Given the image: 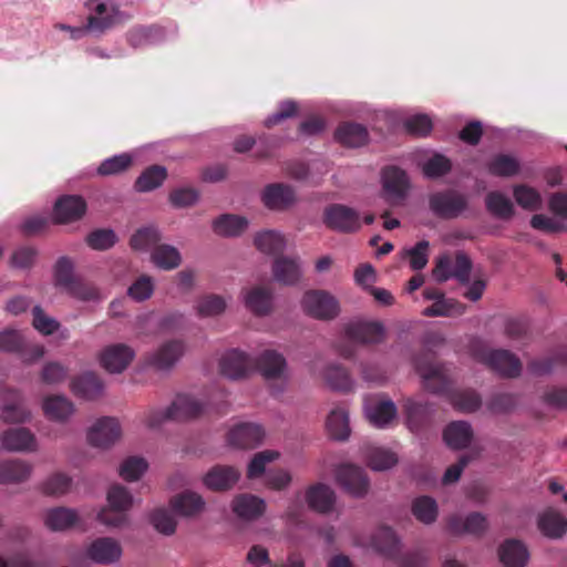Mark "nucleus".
<instances>
[{
  "instance_id": "49530a36",
  "label": "nucleus",
  "mask_w": 567,
  "mask_h": 567,
  "mask_svg": "<svg viewBox=\"0 0 567 567\" xmlns=\"http://www.w3.org/2000/svg\"><path fill=\"white\" fill-rule=\"evenodd\" d=\"M257 249L267 255L281 252L286 247L284 236L275 230H262L254 239Z\"/></svg>"
},
{
  "instance_id": "9d476101",
  "label": "nucleus",
  "mask_w": 567,
  "mask_h": 567,
  "mask_svg": "<svg viewBox=\"0 0 567 567\" xmlns=\"http://www.w3.org/2000/svg\"><path fill=\"white\" fill-rule=\"evenodd\" d=\"M252 367V358L238 349L226 351L219 360L220 373L229 380L246 378Z\"/></svg>"
},
{
  "instance_id": "a211bd4d",
  "label": "nucleus",
  "mask_w": 567,
  "mask_h": 567,
  "mask_svg": "<svg viewBox=\"0 0 567 567\" xmlns=\"http://www.w3.org/2000/svg\"><path fill=\"white\" fill-rule=\"evenodd\" d=\"M240 478L237 468L230 465H215L204 476V485L212 491L230 489Z\"/></svg>"
},
{
  "instance_id": "e433bc0d",
  "label": "nucleus",
  "mask_w": 567,
  "mask_h": 567,
  "mask_svg": "<svg viewBox=\"0 0 567 567\" xmlns=\"http://www.w3.org/2000/svg\"><path fill=\"white\" fill-rule=\"evenodd\" d=\"M365 415L374 426L384 427L396 416V408L390 400L372 402L365 406Z\"/></svg>"
},
{
  "instance_id": "8fccbe9b",
  "label": "nucleus",
  "mask_w": 567,
  "mask_h": 567,
  "mask_svg": "<svg viewBox=\"0 0 567 567\" xmlns=\"http://www.w3.org/2000/svg\"><path fill=\"white\" fill-rule=\"evenodd\" d=\"M513 196L523 209L534 212L542 207V196L537 189L527 185H517L513 188Z\"/></svg>"
},
{
  "instance_id": "dca6fc26",
  "label": "nucleus",
  "mask_w": 567,
  "mask_h": 567,
  "mask_svg": "<svg viewBox=\"0 0 567 567\" xmlns=\"http://www.w3.org/2000/svg\"><path fill=\"white\" fill-rule=\"evenodd\" d=\"M134 350L123 343L106 347L101 353V365L110 373H121L133 360Z\"/></svg>"
},
{
  "instance_id": "a18cd8bd",
  "label": "nucleus",
  "mask_w": 567,
  "mask_h": 567,
  "mask_svg": "<svg viewBox=\"0 0 567 567\" xmlns=\"http://www.w3.org/2000/svg\"><path fill=\"white\" fill-rule=\"evenodd\" d=\"M174 511L164 507L155 508L148 514V522L153 528L164 535L171 536L175 533L177 520L174 516Z\"/></svg>"
},
{
  "instance_id": "f704fd0d",
  "label": "nucleus",
  "mask_w": 567,
  "mask_h": 567,
  "mask_svg": "<svg viewBox=\"0 0 567 567\" xmlns=\"http://www.w3.org/2000/svg\"><path fill=\"white\" fill-rule=\"evenodd\" d=\"M444 441L447 446L454 450L465 449L473 439V431L467 422H452L444 430Z\"/></svg>"
},
{
  "instance_id": "603ef678",
  "label": "nucleus",
  "mask_w": 567,
  "mask_h": 567,
  "mask_svg": "<svg viewBox=\"0 0 567 567\" xmlns=\"http://www.w3.org/2000/svg\"><path fill=\"white\" fill-rule=\"evenodd\" d=\"M117 241V236L113 229L99 228L87 234L86 245L93 250L104 251L111 249Z\"/></svg>"
},
{
  "instance_id": "423d86ee",
  "label": "nucleus",
  "mask_w": 567,
  "mask_h": 567,
  "mask_svg": "<svg viewBox=\"0 0 567 567\" xmlns=\"http://www.w3.org/2000/svg\"><path fill=\"white\" fill-rule=\"evenodd\" d=\"M381 183L382 196L390 205L402 203L410 189V181L406 173L395 166L383 169Z\"/></svg>"
},
{
  "instance_id": "680f3d73",
  "label": "nucleus",
  "mask_w": 567,
  "mask_h": 567,
  "mask_svg": "<svg viewBox=\"0 0 567 567\" xmlns=\"http://www.w3.org/2000/svg\"><path fill=\"white\" fill-rule=\"evenodd\" d=\"M25 346V338L17 329L6 328L0 332V350L9 353H20Z\"/></svg>"
},
{
  "instance_id": "72a5a7b5",
  "label": "nucleus",
  "mask_w": 567,
  "mask_h": 567,
  "mask_svg": "<svg viewBox=\"0 0 567 567\" xmlns=\"http://www.w3.org/2000/svg\"><path fill=\"white\" fill-rule=\"evenodd\" d=\"M416 369L429 391L441 392L444 390L447 384V377L443 367L430 362H419Z\"/></svg>"
},
{
  "instance_id": "412c9836",
  "label": "nucleus",
  "mask_w": 567,
  "mask_h": 567,
  "mask_svg": "<svg viewBox=\"0 0 567 567\" xmlns=\"http://www.w3.org/2000/svg\"><path fill=\"white\" fill-rule=\"evenodd\" d=\"M498 557L504 567H525L530 554L523 542L507 539L499 546Z\"/></svg>"
},
{
  "instance_id": "4d7b16f0",
  "label": "nucleus",
  "mask_w": 567,
  "mask_h": 567,
  "mask_svg": "<svg viewBox=\"0 0 567 567\" xmlns=\"http://www.w3.org/2000/svg\"><path fill=\"white\" fill-rule=\"evenodd\" d=\"M279 453L271 450H265L256 453L247 466V477L250 480L260 477L266 472L267 464L276 461Z\"/></svg>"
},
{
  "instance_id": "13d9d810",
  "label": "nucleus",
  "mask_w": 567,
  "mask_h": 567,
  "mask_svg": "<svg viewBox=\"0 0 567 567\" xmlns=\"http://www.w3.org/2000/svg\"><path fill=\"white\" fill-rule=\"evenodd\" d=\"M75 280L72 260L66 256L60 257L54 265L55 286L66 290Z\"/></svg>"
},
{
  "instance_id": "9b49d317",
  "label": "nucleus",
  "mask_w": 567,
  "mask_h": 567,
  "mask_svg": "<svg viewBox=\"0 0 567 567\" xmlns=\"http://www.w3.org/2000/svg\"><path fill=\"white\" fill-rule=\"evenodd\" d=\"M265 437L261 425L252 422H243L235 425L228 433L229 445L237 449H255L259 446Z\"/></svg>"
},
{
  "instance_id": "bb28decb",
  "label": "nucleus",
  "mask_w": 567,
  "mask_h": 567,
  "mask_svg": "<svg viewBox=\"0 0 567 567\" xmlns=\"http://www.w3.org/2000/svg\"><path fill=\"white\" fill-rule=\"evenodd\" d=\"M249 221L246 217L233 214H221L213 220L212 228L218 236L238 237L247 229Z\"/></svg>"
},
{
  "instance_id": "ea45409f",
  "label": "nucleus",
  "mask_w": 567,
  "mask_h": 567,
  "mask_svg": "<svg viewBox=\"0 0 567 567\" xmlns=\"http://www.w3.org/2000/svg\"><path fill=\"white\" fill-rule=\"evenodd\" d=\"M327 430L336 441L348 440L351 433L348 411L343 408L332 410L327 419Z\"/></svg>"
},
{
  "instance_id": "bf43d9fd",
  "label": "nucleus",
  "mask_w": 567,
  "mask_h": 567,
  "mask_svg": "<svg viewBox=\"0 0 567 567\" xmlns=\"http://www.w3.org/2000/svg\"><path fill=\"white\" fill-rule=\"evenodd\" d=\"M199 199V192L194 187H177L168 195V202L176 209L195 205Z\"/></svg>"
},
{
  "instance_id": "5701e85b",
  "label": "nucleus",
  "mask_w": 567,
  "mask_h": 567,
  "mask_svg": "<svg viewBox=\"0 0 567 567\" xmlns=\"http://www.w3.org/2000/svg\"><path fill=\"white\" fill-rule=\"evenodd\" d=\"M245 307L256 316H266L272 307V295L268 289L256 287L241 292Z\"/></svg>"
},
{
  "instance_id": "6e6d98bb",
  "label": "nucleus",
  "mask_w": 567,
  "mask_h": 567,
  "mask_svg": "<svg viewBox=\"0 0 567 567\" xmlns=\"http://www.w3.org/2000/svg\"><path fill=\"white\" fill-rule=\"evenodd\" d=\"M107 503L114 511L126 512L133 505V496L126 487L114 484L107 491Z\"/></svg>"
},
{
  "instance_id": "f8f14e48",
  "label": "nucleus",
  "mask_w": 567,
  "mask_h": 567,
  "mask_svg": "<svg viewBox=\"0 0 567 567\" xmlns=\"http://www.w3.org/2000/svg\"><path fill=\"white\" fill-rule=\"evenodd\" d=\"M258 372L266 380H285L287 372V361L285 357L276 350H264L256 359H252Z\"/></svg>"
},
{
  "instance_id": "338daca9",
  "label": "nucleus",
  "mask_w": 567,
  "mask_h": 567,
  "mask_svg": "<svg viewBox=\"0 0 567 567\" xmlns=\"http://www.w3.org/2000/svg\"><path fill=\"white\" fill-rule=\"evenodd\" d=\"M154 291V284L151 277L142 276L135 280L127 289V295L134 301L142 302L147 300Z\"/></svg>"
},
{
  "instance_id": "b1692460",
  "label": "nucleus",
  "mask_w": 567,
  "mask_h": 567,
  "mask_svg": "<svg viewBox=\"0 0 567 567\" xmlns=\"http://www.w3.org/2000/svg\"><path fill=\"white\" fill-rule=\"evenodd\" d=\"M466 202L462 195L455 193H439L430 198V206L439 215L451 217L465 208Z\"/></svg>"
},
{
  "instance_id": "c03bdc74",
  "label": "nucleus",
  "mask_w": 567,
  "mask_h": 567,
  "mask_svg": "<svg viewBox=\"0 0 567 567\" xmlns=\"http://www.w3.org/2000/svg\"><path fill=\"white\" fill-rule=\"evenodd\" d=\"M133 163V156L128 153L115 154L101 162L95 169L97 176H113L124 173Z\"/></svg>"
},
{
  "instance_id": "e2e57ef3",
  "label": "nucleus",
  "mask_w": 567,
  "mask_h": 567,
  "mask_svg": "<svg viewBox=\"0 0 567 567\" xmlns=\"http://www.w3.org/2000/svg\"><path fill=\"white\" fill-rule=\"evenodd\" d=\"M32 324L34 329L43 336H51L55 333L60 328L59 321L52 317L47 316L39 305L32 308Z\"/></svg>"
},
{
  "instance_id": "1a4fd4ad",
  "label": "nucleus",
  "mask_w": 567,
  "mask_h": 567,
  "mask_svg": "<svg viewBox=\"0 0 567 567\" xmlns=\"http://www.w3.org/2000/svg\"><path fill=\"white\" fill-rule=\"evenodd\" d=\"M121 425L115 417L97 419L87 431L89 443L99 449H109L121 437Z\"/></svg>"
},
{
  "instance_id": "7ed1b4c3",
  "label": "nucleus",
  "mask_w": 567,
  "mask_h": 567,
  "mask_svg": "<svg viewBox=\"0 0 567 567\" xmlns=\"http://www.w3.org/2000/svg\"><path fill=\"white\" fill-rule=\"evenodd\" d=\"M334 482L353 498H364L370 492V480L365 471L351 463L332 465L329 470Z\"/></svg>"
},
{
  "instance_id": "864d4df0",
  "label": "nucleus",
  "mask_w": 567,
  "mask_h": 567,
  "mask_svg": "<svg viewBox=\"0 0 567 567\" xmlns=\"http://www.w3.org/2000/svg\"><path fill=\"white\" fill-rule=\"evenodd\" d=\"M518 161L509 155H496L488 163V172L496 176L511 177L518 173Z\"/></svg>"
},
{
  "instance_id": "4c0bfd02",
  "label": "nucleus",
  "mask_w": 567,
  "mask_h": 567,
  "mask_svg": "<svg viewBox=\"0 0 567 567\" xmlns=\"http://www.w3.org/2000/svg\"><path fill=\"white\" fill-rule=\"evenodd\" d=\"M336 138L348 147H360L368 142L369 134L361 124L346 123L337 128Z\"/></svg>"
},
{
  "instance_id": "ddd939ff",
  "label": "nucleus",
  "mask_w": 567,
  "mask_h": 567,
  "mask_svg": "<svg viewBox=\"0 0 567 567\" xmlns=\"http://www.w3.org/2000/svg\"><path fill=\"white\" fill-rule=\"evenodd\" d=\"M86 212V203L80 195H63L53 207V219L58 224H68L81 219Z\"/></svg>"
},
{
  "instance_id": "20e7f679",
  "label": "nucleus",
  "mask_w": 567,
  "mask_h": 567,
  "mask_svg": "<svg viewBox=\"0 0 567 567\" xmlns=\"http://www.w3.org/2000/svg\"><path fill=\"white\" fill-rule=\"evenodd\" d=\"M177 34V28L157 24L132 28L126 33L127 43L134 49L161 44Z\"/></svg>"
},
{
  "instance_id": "f3484780",
  "label": "nucleus",
  "mask_w": 567,
  "mask_h": 567,
  "mask_svg": "<svg viewBox=\"0 0 567 567\" xmlns=\"http://www.w3.org/2000/svg\"><path fill=\"white\" fill-rule=\"evenodd\" d=\"M1 446L8 452H32L37 449V439L27 427H13L1 434Z\"/></svg>"
},
{
  "instance_id": "39448f33",
  "label": "nucleus",
  "mask_w": 567,
  "mask_h": 567,
  "mask_svg": "<svg viewBox=\"0 0 567 567\" xmlns=\"http://www.w3.org/2000/svg\"><path fill=\"white\" fill-rule=\"evenodd\" d=\"M474 357L504 377H517L522 371L518 358L506 350H476Z\"/></svg>"
},
{
  "instance_id": "09e8293b",
  "label": "nucleus",
  "mask_w": 567,
  "mask_h": 567,
  "mask_svg": "<svg viewBox=\"0 0 567 567\" xmlns=\"http://www.w3.org/2000/svg\"><path fill=\"white\" fill-rule=\"evenodd\" d=\"M412 513L421 523L432 524L439 514L437 504L432 497L420 496L412 503Z\"/></svg>"
},
{
  "instance_id": "393cba45",
  "label": "nucleus",
  "mask_w": 567,
  "mask_h": 567,
  "mask_svg": "<svg viewBox=\"0 0 567 567\" xmlns=\"http://www.w3.org/2000/svg\"><path fill=\"white\" fill-rule=\"evenodd\" d=\"M44 415L54 422L63 423L74 413V404L64 395H49L42 403Z\"/></svg>"
},
{
  "instance_id": "c85d7f7f",
  "label": "nucleus",
  "mask_w": 567,
  "mask_h": 567,
  "mask_svg": "<svg viewBox=\"0 0 567 567\" xmlns=\"http://www.w3.org/2000/svg\"><path fill=\"white\" fill-rule=\"evenodd\" d=\"M272 275L276 281L292 286L301 277L300 262L295 258L279 257L272 264Z\"/></svg>"
},
{
  "instance_id": "69168bd1",
  "label": "nucleus",
  "mask_w": 567,
  "mask_h": 567,
  "mask_svg": "<svg viewBox=\"0 0 567 567\" xmlns=\"http://www.w3.org/2000/svg\"><path fill=\"white\" fill-rule=\"evenodd\" d=\"M38 251L31 246H21L17 248L10 257V266L14 269H30L35 260Z\"/></svg>"
},
{
  "instance_id": "37998d69",
  "label": "nucleus",
  "mask_w": 567,
  "mask_h": 567,
  "mask_svg": "<svg viewBox=\"0 0 567 567\" xmlns=\"http://www.w3.org/2000/svg\"><path fill=\"white\" fill-rule=\"evenodd\" d=\"M365 461L372 471L382 472L396 465L398 457L386 449L370 446L365 450Z\"/></svg>"
},
{
  "instance_id": "5fc2aeb1",
  "label": "nucleus",
  "mask_w": 567,
  "mask_h": 567,
  "mask_svg": "<svg viewBox=\"0 0 567 567\" xmlns=\"http://www.w3.org/2000/svg\"><path fill=\"white\" fill-rule=\"evenodd\" d=\"M148 464L141 456H130L120 466V476L127 482L137 481L146 471Z\"/></svg>"
},
{
  "instance_id": "a878e982",
  "label": "nucleus",
  "mask_w": 567,
  "mask_h": 567,
  "mask_svg": "<svg viewBox=\"0 0 567 567\" xmlns=\"http://www.w3.org/2000/svg\"><path fill=\"white\" fill-rule=\"evenodd\" d=\"M487 519L481 513H472L466 517L453 516L449 520V529L456 535H478L486 530Z\"/></svg>"
},
{
  "instance_id": "cd10ccee",
  "label": "nucleus",
  "mask_w": 567,
  "mask_h": 567,
  "mask_svg": "<svg viewBox=\"0 0 567 567\" xmlns=\"http://www.w3.org/2000/svg\"><path fill=\"white\" fill-rule=\"evenodd\" d=\"M306 115H308V104L306 102L287 99L278 103V110L264 120V125L271 127L285 120Z\"/></svg>"
},
{
  "instance_id": "c756f323",
  "label": "nucleus",
  "mask_w": 567,
  "mask_h": 567,
  "mask_svg": "<svg viewBox=\"0 0 567 567\" xmlns=\"http://www.w3.org/2000/svg\"><path fill=\"white\" fill-rule=\"evenodd\" d=\"M71 389L75 395L93 400L101 395L104 385L95 373L89 371L76 377L71 383Z\"/></svg>"
},
{
  "instance_id": "58836bf2",
  "label": "nucleus",
  "mask_w": 567,
  "mask_h": 567,
  "mask_svg": "<svg viewBox=\"0 0 567 567\" xmlns=\"http://www.w3.org/2000/svg\"><path fill=\"white\" fill-rule=\"evenodd\" d=\"M78 520V514L74 509L65 507H54L49 509L44 516L45 526L53 532H61L72 527Z\"/></svg>"
},
{
  "instance_id": "052dcab7",
  "label": "nucleus",
  "mask_w": 567,
  "mask_h": 567,
  "mask_svg": "<svg viewBox=\"0 0 567 567\" xmlns=\"http://www.w3.org/2000/svg\"><path fill=\"white\" fill-rule=\"evenodd\" d=\"M225 309L226 301L218 295L205 296L196 305L197 315L203 318L219 316Z\"/></svg>"
},
{
  "instance_id": "c9c22d12",
  "label": "nucleus",
  "mask_w": 567,
  "mask_h": 567,
  "mask_svg": "<svg viewBox=\"0 0 567 567\" xmlns=\"http://www.w3.org/2000/svg\"><path fill=\"white\" fill-rule=\"evenodd\" d=\"M167 177V169L161 165H151L145 168L134 183L137 193H150L163 185Z\"/></svg>"
},
{
  "instance_id": "2eb2a0df",
  "label": "nucleus",
  "mask_w": 567,
  "mask_h": 567,
  "mask_svg": "<svg viewBox=\"0 0 567 567\" xmlns=\"http://www.w3.org/2000/svg\"><path fill=\"white\" fill-rule=\"evenodd\" d=\"M346 333L351 341L368 344L383 341L385 330L380 322L358 320L348 324Z\"/></svg>"
},
{
  "instance_id": "6ab92c4d",
  "label": "nucleus",
  "mask_w": 567,
  "mask_h": 567,
  "mask_svg": "<svg viewBox=\"0 0 567 567\" xmlns=\"http://www.w3.org/2000/svg\"><path fill=\"white\" fill-rule=\"evenodd\" d=\"M231 509L239 518L251 522L264 515L266 502L252 494H239L234 497Z\"/></svg>"
},
{
  "instance_id": "3c124183",
  "label": "nucleus",
  "mask_w": 567,
  "mask_h": 567,
  "mask_svg": "<svg viewBox=\"0 0 567 567\" xmlns=\"http://www.w3.org/2000/svg\"><path fill=\"white\" fill-rule=\"evenodd\" d=\"M373 548L386 556H393L399 550V539L389 527H380L373 538Z\"/></svg>"
},
{
  "instance_id": "774afa93",
  "label": "nucleus",
  "mask_w": 567,
  "mask_h": 567,
  "mask_svg": "<svg viewBox=\"0 0 567 567\" xmlns=\"http://www.w3.org/2000/svg\"><path fill=\"white\" fill-rule=\"evenodd\" d=\"M327 384L338 391H347L351 389L352 381L348 372L340 367H330L326 370Z\"/></svg>"
},
{
  "instance_id": "0e129e2a",
  "label": "nucleus",
  "mask_w": 567,
  "mask_h": 567,
  "mask_svg": "<svg viewBox=\"0 0 567 567\" xmlns=\"http://www.w3.org/2000/svg\"><path fill=\"white\" fill-rule=\"evenodd\" d=\"M72 478L62 473L51 475L42 485V491L47 495H63L71 489Z\"/></svg>"
},
{
  "instance_id": "4be33fe9",
  "label": "nucleus",
  "mask_w": 567,
  "mask_h": 567,
  "mask_svg": "<svg viewBox=\"0 0 567 567\" xmlns=\"http://www.w3.org/2000/svg\"><path fill=\"white\" fill-rule=\"evenodd\" d=\"M423 296L427 300H433V305L423 310L427 317L461 315L464 311L462 305L453 299H445L443 295L435 289H425Z\"/></svg>"
},
{
  "instance_id": "a19ab883",
  "label": "nucleus",
  "mask_w": 567,
  "mask_h": 567,
  "mask_svg": "<svg viewBox=\"0 0 567 567\" xmlns=\"http://www.w3.org/2000/svg\"><path fill=\"white\" fill-rule=\"evenodd\" d=\"M152 262L162 270H173L182 264L178 249L172 245L159 244L151 254Z\"/></svg>"
},
{
  "instance_id": "de8ad7c7",
  "label": "nucleus",
  "mask_w": 567,
  "mask_h": 567,
  "mask_svg": "<svg viewBox=\"0 0 567 567\" xmlns=\"http://www.w3.org/2000/svg\"><path fill=\"white\" fill-rule=\"evenodd\" d=\"M486 207L491 214L501 219H509L514 215L513 203L499 192H492L486 196Z\"/></svg>"
},
{
  "instance_id": "6e6552de",
  "label": "nucleus",
  "mask_w": 567,
  "mask_h": 567,
  "mask_svg": "<svg viewBox=\"0 0 567 567\" xmlns=\"http://www.w3.org/2000/svg\"><path fill=\"white\" fill-rule=\"evenodd\" d=\"M324 223L340 233H355L361 228L359 213L344 205H331L324 210Z\"/></svg>"
},
{
  "instance_id": "0eeeda50",
  "label": "nucleus",
  "mask_w": 567,
  "mask_h": 567,
  "mask_svg": "<svg viewBox=\"0 0 567 567\" xmlns=\"http://www.w3.org/2000/svg\"><path fill=\"white\" fill-rule=\"evenodd\" d=\"M260 200L269 210L284 212L296 204L297 194L295 188L287 183H270L262 188Z\"/></svg>"
},
{
  "instance_id": "473e14b6",
  "label": "nucleus",
  "mask_w": 567,
  "mask_h": 567,
  "mask_svg": "<svg viewBox=\"0 0 567 567\" xmlns=\"http://www.w3.org/2000/svg\"><path fill=\"white\" fill-rule=\"evenodd\" d=\"M537 526L548 538L557 539L567 534V519L555 511H546L539 515Z\"/></svg>"
},
{
  "instance_id": "aec40b11",
  "label": "nucleus",
  "mask_w": 567,
  "mask_h": 567,
  "mask_svg": "<svg viewBox=\"0 0 567 567\" xmlns=\"http://www.w3.org/2000/svg\"><path fill=\"white\" fill-rule=\"evenodd\" d=\"M185 344L181 340H169L164 342L152 355V364L161 370H171L183 357Z\"/></svg>"
},
{
  "instance_id": "2f4dec72",
  "label": "nucleus",
  "mask_w": 567,
  "mask_h": 567,
  "mask_svg": "<svg viewBox=\"0 0 567 567\" xmlns=\"http://www.w3.org/2000/svg\"><path fill=\"white\" fill-rule=\"evenodd\" d=\"M31 474V466L22 460H6L0 462V483L18 484L27 481Z\"/></svg>"
},
{
  "instance_id": "4468645a",
  "label": "nucleus",
  "mask_w": 567,
  "mask_h": 567,
  "mask_svg": "<svg viewBox=\"0 0 567 567\" xmlns=\"http://www.w3.org/2000/svg\"><path fill=\"white\" fill-rule=\"evenodd\" d=\"M85 555L96 564L112 565L120 560L122 548L115 539L111 537H100L86 547Z\"/></svg>"
},
{
  "instance_id": "f257e3e1",
  "label": "nucleus",
  "mask_w": 567,
  "mask_h": 567,
  "mask_svg": "<svg viewBox=\"0 0 567 567\" xmlns=\"http://www.w3.org/2000/svg\"><path fill=\"white\" fill-rule=\"evenodd\" d=\"M91 14L87 17V22L83 27H72L64 23H58L56 29L66 31L72 40H80L86 34H92L100 38L107 30L117 24H122L130 19V14L123 12L118 7L112 2L103 0H93L87 3Z\"/></svg>"
},
{
  "instance_id": "7c9ffc66",
  "label": "nucleus",
  "mask_w": 567,
  "mask_h": 567,
  "mask_svg": "<svg viewBox=\"0 0 567 567\" xmlns=\"http://www.w3.org/2000/svg\"><path fill=\"white\" fill-rule=\"evenodd\" d=\"M171 506L177 515L189 517L204 509L205 501L199 494L186 491L173 497Z\"/></svg>"
},
{
  "instance_id": "79ce46f5",
  "label": "nucleus",
  "mask_w": 567,
  "mask_h": 567,
  "mask_svg": "<svg viewBox=\"0 0 567 567\" xmlns=\"http://www.w3.org/2000/svg\"><path fill=\"white\" fill-rule=\"evenodd\" d=\"M162 240V233L155 226H146L137 229L131 237L130 245L135 250H154Z\"/></svg>"
},
{
  "instance_id": "f03ea898",
  "label": "nucleus",
  "mask_w": 567,
  "mask_h": 567,
  "mask_svg": "<svg viewBox=\"0 0 567 567\" xmlns=\"http://www.w3.org/2000/svg\"><path fill=\"white\" fill-rule=\"evenodd\" d=\"M205 409L199 400L188 394H178L165 410H152L146 417L150 429H157L165 421H184L198 416Z\"/></svg>"
}]
</instances>
